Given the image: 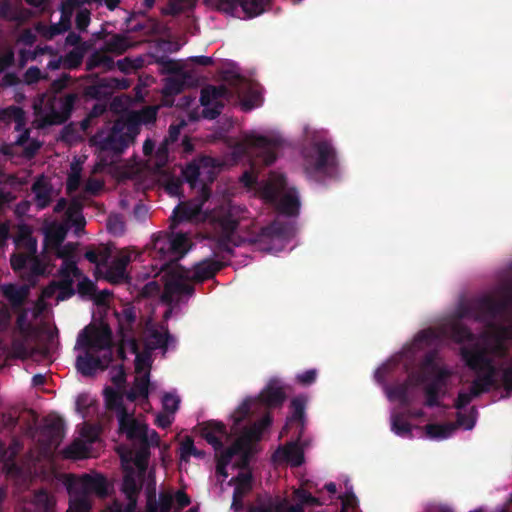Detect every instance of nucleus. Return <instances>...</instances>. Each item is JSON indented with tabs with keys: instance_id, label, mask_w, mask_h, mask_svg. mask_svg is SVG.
Instances as JSON below:
<instances>
[{
	"instance_id": "1",
	"label": "nucleus",
	"mask_w": 512,
	"mask_h": 512,
	"mask_svg": "<svg viewBox=\"0 0 512 512\" xmlns=\"http://www.w3.org/2000/svg\"><path fill=\"white\" fill-rule=\"evenodd\" d=\"M158 111V105H146L138 110H124L107 134L100 130L90 141L100 151L122 154L135 142L142 125L149 126L156 122Z\"/></svg>"
},
{
	"instance_id": "2",
	"label": "nucleus",
	"mask_w": 512,
	"mask_h": 512,
	"mask_svg": "<svg viewBox=\"0 0 512 512\" xmlns=\"http://www.w3.org/2000/svg\"><path fill=\"white\" fill-rule=\"evenodd\" d=\"M460 356L465 365L477 374L469 392L460 391L455 400L456 409L465 408L473 398L488 392L496 384L497 369L485 346L476 343L472 348L461 347Z\"/></svg>"
},
{
	"instance_id": "3",
	"label": "nucleus",
	"mask_w": 512,
	"mask_h": 512,
	"mask_svg": "<svg viewBox=\"0 0 512 512\" xmlns=\"http://www.w3.org/2000/svg\"><path fill=\"white\" fill-rule=\"evenodd\" d=\"M217 84L202 87L200 96H262L264 87L256 80L241 74L233 62L224 63L215 74Z\"/></svg>"
},
{
	"instance_id": "4",
	"label": "nucleus",
	"mask_w": 512,
	"mask_h": 512,
	"mask_svg": "<svg viewBox=\"0 0 512 512\" xmlns=\"http://www.w3.org/2000/svg\"><path fill=\"white\" fill-rule=\"evenodd\" d=\"M115 250L112 243L92 244L86 247L84 257L97 267H105L104 279L110 284H121L129 280L126 268L131 261L127 254L118 255L108 265Z\"/></svg>"
},
{
	"instance_id": "5",
	"label": "nucleus",
	"mask_w": 512,
	"mask_h": 512,
	"mask_svg": "<svg viewBox=\"0 0 512 512\" xmlns=\"http://www.w3.org/2000/svg\"><path fill=\"white\" fill-rule=\"evenodd\" d=\"M119 433L135 446V459L148 460L150 448L159 445V435L155 430H149L147 424L140 422L133 415L127 413L119 417Z\"/></svg>"
},
{
	"instance_id": "6",
	"label": "nucleus",
	"mask_w": 512,
	"mask_h": 512,
	"mask_svg": "<svg viewBox=\"0 0 512 512\" xmlns=\"http://www.w3.org/2000/svg\"><path fill=\"white\" fill-rule=\"evenodd\" d=\"M205 220L220 237L217 244L218 250L232 255L230 239L239 225V209L230 204L221 205L207 212Z\"/></svg>"
},
{
	"instance_id": "7",
	"label": "nucleus",
	"mask_w": 512,
	"mask_h": 512,
	"mask_svg": "<svg viewBox=\"0 0 512 512\" xmlns=\"http://www.w3.org/2000/svg\"><path fill=\"white\" fill-rule=\"evenodd\" d=\"M507 309V303L497 300L493 296L485 295L474 301L472 304L464 305L460 309V317L473 318L478 322L486 323L490 329L498 330L503 339L508 329L505 326L495 324V320Z\"/></svg>"
},
{
	"instance_id": "8",
	"label": "nucleus",
	"mask_w": 512,
	"mask_h": 512,
	"mask_svg": "<svg viewBox=\"0 0 512 512\" xmlns=\"http://www.w3.org/2000/svg\"><path fill=\"white\" fill-rule=\"evenodd\" d=\"M287 181L284 175H272L268 182L262 187V197L269 203L277 205L281 214L286 216H297L300 209V201L295 189L284 192Z\"/></svg>"
},
{
	"instance_id": "9",
	"label": "nucleus",
	"mask_w": 512,
	"mask_h": 512,
	"mask_svg": "<svg viewBox=\"0 0 512 512\" xmlns=\"http://www.w3.org/2000/svg\"><path fill=\"white\" fill-rule=\"evenodd\" d=\"M68 491L70 495H75L70 500L67 512H89L91 504L88 494L95 493L99 497H106L108 495V483L102 475L84 474L79 482L69 484Z\"/></svg>"
},
{
	"instance_id": "10",
	"label": "nucleus",
	"mask_w": 512,
	"mask_h": 512,
	"mask_svg": "<svg viewBox=\"0 0 512 512\" xmlns=\"http://www.w3.org/2000/svg\"><path fill=\"white\" fill-rule=\"evenodd\" d=\"M286 400V393L277 381H270L254 399H246L232 414L235 425H239L251 412L258 409L271 410L279 408Z\"/></svg>"
},
{
	"instance_id": "11",
	"label": "nucleus",
	"mask_w": 512,
	"mask_h": 512,
	"mask_svg": "<svg viewBox=\"0 0 512 512\" xmlns=\"http://www.w3.org/2000/svg\"><path fill=\"white\" fill-rule=\"evenodd\" d=\"M422 370V381H429L424 388L425 405L431 408L437 407L440 405L439 396L441 389L446 386L447 380L450 377V371L445 367H441L436 362L433 352L425 355Z\"/></svg>"
},
{
	"instance_id": "12",
	"label": "nucleus",
	"mask_w": 512,
	"mask_h": 512,
	"mask_svg": "<svg viewBox=\"0 0 512 512\" xmlns=\"http://www.w3.org/2000/svg\"><path fill=\"white\" fill-rule=\"evenodd\" d=\"M304 169L307 174H332L338 165L337 155L334 147L328 141L314 142L304 152Z\"/></svg>"
},
{
	"instance_id": "13",
	"label": "nucleus",
	"mask_w": 512,
	"mask_h": 512,
	"mask_svg": "<svg viewBox=\"0 0 512 512\" xmlns=\"http://www.w3.org/2000/svg\"><path fill=\"white\" fill-rule=\"evenodd\" d=\"M137 469L126 468L121 490L124 493L127 503L115 502V509L112 512H135L139 493L142 490L147 476L148 460L134 459Z\"/></svg>"
},
{
	"instance_id": "14",
	"label": "nucleus",
	"mask_w": 512,
	"mask_h": 512,
	"mask_svg": "<svg viewBox=\"0 0 512 512\" xmlns=\"http://www.w3.org/2000/svg\"><path fill=\"white\" fill-rule=\"evenodd\" d=\"M34 108L44 106L40 114V126L60 125L66 122L74 109L77 98H35Z\"/></svg>"
},
{
	"instance_id": "15",
	"label": "nucleus",
	"mask_w": 512,
	"mask_h": 512,
	"mask_svg": "<svg viewBox=\"0 0 512 512\" xmlns=\"http://www.w3.org/2000/svg\"><path fill=\"white\" fill-rule=\"evenodd\" d=\"M211 190L208 185L200 187L199 195L192 199L180 203L173 211L171 216V228L174 229L179 223L184 221H193L202 213L204 203L210 198Z\"/></svg>"
},
{
	"instance_id": "16",
	"label": "nucleus",
	"mask_w": 512,
	"mask_h": 512,
	"mask_svg": "<svg viewBox=\"0 0 512 512\" xmlns=\"http://www.w3.org/2000/svg\"><path fill=\"white\" fill-rule=\"evenodd\" d=\"M64 421L59 417L46 418L44 424L38 430V444L41 453H52L60 445L64 438Z\"/></svg>"
},
{
	"instance_id": "17",
	"label": "nucleus",
	"mask_w": 512,
	"mask_h": 512,
	"mask_svg": "<svg viewBox=\"0 0 512 512\" xmlns=\"http://www.w3.org/2000/svg\"><path fill=\"white\" fill-rule=\"evenodd\" d=\"M284 140L279 136L268 137L264 135L250 134L245 138V143L255 149L257 157L266 166L273 164L277 159V151L282 147Z\"/></svg>"
},
{
	"instance_id": "18",
	"label": "nucleus",
	"mask_w": 512,
	"mask_h": 512,
	"mask_svg": "<svg viewBox=\"0 0 512 512\" xmlns=\"http://www.w3.org/2000/svg\"><path fill=\"white\" fill-rule=\"evenodd\" d=\"M187 281H191L188 271L171 274L164 284L163 301L169 305L177 304L183 297L192 296L195 288L192 284L187 283Z\"/></svg>"
},
{
	"instance_id": "19",
	"label": "nucleus",
	"mask_w": 512,
	"mask_h": 512,
	"mask_svg": "<svg viewBox=\"0 0 512 512\" xmlns=\"http://www.w3.org/2000/svg\"><path fill=\"white\" fill-rule=\"evenodd\" d=\"M190 245V239L183 233L158 235L154 239V248L161 257L170 255L169 261L183 257Z\"/></svg>"
},
{
	"instance_id": "20",
	"label": "nucleus",
	"mask_w": 512,
	"mask_h": 512,
	"mask_svg": "<svg viewBox=\"0 0 512 512\" xmlns=\"http://www.w3.org/2000/svg\"><path fill=\"white\" fill-rule=\"evenodd\" d=\"M111 330L108 327L86 326L78 335L77 345L85 350L101 351L111 347Z\"/></svg>"
},
{
	"instance_id": "21",
	"label": "nucleus",
	"mask_w": 512,
	"mask_h": 512,
	"mask_svg": "<svg viewBox=\"0 0 512 512\" xmlns=\"http://www.w3.org/2000/svg\"><path fill=\"white\" fill-rule=\"evenodd\" d=\"M199 78L193 71L183 70L175 75L164 79V86L161 96H174L186 89L197 87Z\"/></svg>"
},
{
	"instance_id": "22",
	"label": "nucleus",
	"mask_w": 512,
	"mask_h": 512,
	"mask_svg": "<svg viewBox=\"0 0 512 512\" xmlns=\"http://www.w3.org/2000/svg\"><path fill=\"white\" fill-rule=\"evenodd\" d=\"M150 482L146 487V512H170L174 496L172 491L162 490L159 493V498H156V483L149 473Z\"/></svg>"
},
{
	"instance_id": "23",
	"label": "nucleus",
	"mask_w": 512,
	"mask_h": 512,
	"mask_svg": "<svg viewBox=\"0 0 512 512\" xmlns=\"http://www.w3.org/2000/svg\"><path fill=\"white\" fill-rule=\"evenodd\" d=\"M234 456H239L235 464L238 468L245 469L249 466L251 455L247 452V443L244 439H236L229 447L216 451L217 461L229 465Z\"/></svg>"
},
{
	"instance_id": "24",
	"label": "nucleus",
	"mask_w": 512,
	"mask_h": 512,
	"mask_svg": "<svg viewBox=\"0 0 512 512\" xmlns=\"http://www.w3.org/2000/svg\"><path fill=\"white\" fill-rule=\"evenodd\" d=\"M460 426H465L466 429H472L474 420L468 418L465 414L457 413L456 423H432L425 426L426 436L430 439H445L452 435V433Z\"/></svg>"
},
{
	"instance_id": "25",
	"label": "nucleus",
	"mask_w": 512,
	"mask_h": 512,
	"mask_svg": "<svg viewBox=\"0 0 512 512\" xmlns=\"http://www.w3.org/2000/svg\"><path fill=\"white\" fill-rule=\"evenodd\" d=\"M224 263L206 258L194 264L192 275H189L190 280L195 283H202L206 280L213 278L217 272L224 268Z\"/></svg>"
},
{
	"instance_id": "26",
	"label": "nucleus",
	"mask_w": 512,
	"mask_h": 512,
	"mask_svg": "<svg viewBox=\"0 0 512 512\" xmlns=\"http://www.w3.org/2000/svg\"><path fill=\"white\" fill-rule=\"evenodd\" d=\"M200 435L214 448L220 451L223 448V442L219 436H226V426L222 422L207 421L200 425Z\"/></svg>"
},
{
	"instance_id": "27",
	"label": "nucleus",
	"mask_w": 512,
	"mask_h": 512,
	"mask_svg": "<svg viewBox=\"0 0 512 512\" xmlns=\"http://www.w3.org/2000/svg\"><path fill=\"white\" fill-rule=\"evenodd\" d=\"M274 462H287L293 467H299L304 462V453L297 442H291L279 447L272 455Z\"/></svg>"
},
{
	"instance_id": "28",
	"label": "nucleus",
	"mask_w": 512,
	"mask_h": 512,
	"mask_svg": "<svg viewBox=\"0 0 512 512\" xmlns=\"http://www.w3.org/2000/svg\"><path fill=\"white\" fill-rule=\"evenodd\" d=\"M272 423V416L269 412H266L265 415L256 421L252 426L245 429L243 435L238 439H244L247 443V452L252 456V447L251 444L253 441H257L260 439L264 430L268 428Z\"/></svg>"
},
{
	"instance_id": "29",
	"label": "nucleus",
	"mask_w": 512,
	"mask_h": 512,
	"mask_svg": "<svg viewBox=\"0 0 512 512\" xmlns=\"http://www.w3.org/2000/svg\"><path fill=\"white\" fill-rule=\"evenodd\" d=\"M34 194V202L38 209L42 210L48 207L52 201V185L43 178H38L31 187Z\"/></svg>"
},
{
	"instance_id": "30",
	"label": "nucleus",
	"mask_w": 512,
	"mask_h": 512,
	"mask_svg": "<svg viewBox=\"0 0 512 512\" xmlns=\"http://www.w3.org/2000/svg\"><path fill=\"white\" fill-rule=\"evenodd\" d=\"M115 315L122 335L133 332L137 319L136 308L133 304H124L120 311L115 312Z\"/></svg>"
},
{
	"instance_id": "31",
	"label": "nucleus",
	"mask_w": 512,
	"mask_h": 512,
	"mask_svg": "<svg viewBox=\"0 0 512 512\" xmlns=\"http://www.w3.org/2000/svg\"><path fill=\"white\" fill-rule=\"evenodd\" d=\"M307 404V398L303 395H298L294 398H292L290 402V410L291 414L287 417V423L286 426L289 423L296 422L300 425V432L299 436L302 433V430L305 425V409Z\"/></svg>"
},
{
	"instance_id": "32",
	"label": "nucleus",
	"mask_w": 512,
	"mask_h": 512,
	"mask_svg": "<svg viewBox=\"0 0 512 512\" xmlns=\"http://www.w3.org/2000/svg\"><path fill=\"white\" fill-rule=\"evenodd\" d=\"M293 227L290 223L275 220L260 230V236L266 239L287 238L291 235Z\"/></svg>"
},
{
	"instance_id": "33",
	"label": "nucleus",
	"mask_w": 512,
	"mask_h": 512,
	"mask_svg": "<svg viewBox=\"0 0 512 512\" xmlns=\"http://www.w3.org/2000/svg\"><path fill=\"white\" fill-rule=\"evenodd\" d=\"M115 67L113 58L106 54L105 49L94 51L86 61V70L92 71L101 68L103 71H111Z\"/></svg>"
},
{
	"instance_id": "34",
	"label": "nucleus",
	"mask_w": 512,
	"mask_h": 512,
	"mask_svg": "<svg viewBox=\"0 0 512 512\" xmlns=\"http://www.w3.org/2000/svg\"><path fill=\"white\" fill-rule=\"evenodd\" d=\"M67 235V230L62 225H54L47 229L44 237V250L54 251L59 248Z\"/></svg>"
},
{
	"instance_id": "35",
	"label": "nucleus",
	"mask_w": 512,
	"mask_h": 512,
	"mask_svg": "<svg viewBox=\"0 0 512 512\" xmlns=\"http://www.w3.org/2000/svg\"><path fill=\"white\" fill-rule=\"evenodd\" d=\"M76 367L84 376H90L102 366L100 358L93 355L90 350H86L84 355H79L76 358Z\"/></svg>"
},
{
	"instance_id": "36",
	"label": "nucleus",
	"mask_w": 512,
	"mask_h": 512,
	"mask_svg": "<svg viewBox=\"0 0 512 512\" xmlns=\"http://www.w3.org/2000/svg\"><path fill=\"white\" fill-rule=\"evenodd\" d=\"M449 335L454 342L459 344L464 342H472L473 344L471 346H467L468 348H472L476 343L479 344V342L476 341V336L471 331V329L459 322L453 323L451 325ZM480 345L483 346L481 343Z\"/></svg>"
},
{
	"instance_id": "37",
	"label": "nucleus",
	"mask_w": 512,
	"mask_h": 512,
	"mask_svg": "<svg viewBox=\"0 0 512 512\" xmlns=\"http://www.w3.org/2000/svg\"><path fill=\"white\" fill-rule=\"evenodd\" d=\"M179 176L182 177L183 182L189 184L192 190H197L196 195H199L200 187L206 185L199 179L200 167L195 162L189 163L182 168Z\"/></svg>"
},
{
	"instance_id": "38",
	"label": "nucleus",
	"mask_w": 512,
	"mask_h": 512,
	"mask_svg": "<svg viewBox=\"0 0 512 512\" xmlns=\"http://www.w3.org/2000/svg\"><path fill=\"white\" fill-rule=\"evenodd\" d=\"M103 393L107 409L115 410L117 412V419H119L122 414L126 415L128 413L123 404L122 395L118 391L112 387H106Z\"/></svg>"
},
{
	"instance_id": "39",
	"label": "nucleus",
	"mask_w": 512,
	"mask_h": 512,
	"mask_svg": "<svg viewBox=\"0 0 512 512\" xmlns=\"http://www.w3.org/2000/svg\"><path fill=\"white\" fill-rule=\"evenodd\" d=\"M149 374L136 377L132 388L126 393V398L134 402L138 398H148L149 394Z\"/></svg>"
},
{
	"instance_id": "40",
	"label": "nucleus",
	"mask_w": 512,
	"mask_h": 512,
	"mask_svg": "<svg viewBox=\"0 0 512 512\" xmlns=\"http://www.w3.org/2000/svg\"><path fill=\"white\" fill-rule=\"evenodd\" d=\"M130 40L127 36L119 33L113 34L110 39L105 42L104 48L106 52L122 55L131 47Z\"/></svg>"
},
{
	"instance_id": "41",
	"label": "nucleus",
	"mask_w": 512,
	"mask_h": 512,
	"mask_svg": "<svg viewBox=\"0 0 512 512\" xmlns=\"http://www.w3.org/2000/svg\"><path fill=\"white\" fill-rule=\"evenodd\" d=\"M221 98H199L202 111L201 115L203 118L208 120L216 119L224 107V103L220 101Z\"/></svg>"
},
{
	"instance_id": "42",
	"label": "nucleus",
	"mask_w": 512,
	"mask_h": 512,
	"mask_svg": "<svg viewBox=\"0 0 512 512\" xmlns=\"http://www.w3.org/2000/svg\"><path fill=\"white\" fill-rule=\"evenodd\" d=\"M2 292L12 306L19 307L27 298L29 290L26 286L17 287L13 284H9L3 287Z\"/></svg>"
},
{
	"instance_id": "43",
	"label": "nucleus",
	"mask_w": 512,
	"mask_h": 512,
	"mask_svg": "<svg viewBox=\"0 0 512 512\" xmlns=\"http://www.w3.org/2000/svg\"><path fill=\"white\" fill-rule=\"evenodd\" d=\"M33 504L39 512H55L56 501L53 495L44 489L35 492Z\"/></svg>"
},
{
	"instance_id": "44",
	"label": "nucleus",
	"mask_w": 512,
	"mask_h": 512,
	"mask_svg": "<svg viewBox=\"0 0 512 512\" xmlns=\"http://www.w3.org/2000/svg\"><path fill=\"white\" fill-rule=\"evenodd\" d=\"M0 120L2 121H14L15 131H20L26 125V118L23 109L15 106L5 108L0 113Z\"/></svg>"
},
{
	"instance_id": "45",
	"label": "nucleus",
	"mask_w": 512,
	"mask_h": 512,
	"mask_svg": "<svg viewBox=\"0 0 512 512\" xmlns=\"http://www.w3.org/2000/svg\"><path fill=\"white\" fill-rule=\"evenodd\" d=\"M229 484H235L233 491L235 496L245 497L252 489V474L250 472H240L229 481Z\"/></svg>"
},
{
	"instance_id": "46",
	"label": "nucleus",
	"mask_w": 512,
	"mask_h": 512,
	"mask_svg": "<svg viewBox=\"0 0 512 512\" xmlns=\"http://www.w3.org/2000/svg\"><path fill=\"white\" fill-rule=\"evenodd\" d=\"M108 110L106 102H97L87 116L80 122V129L87 133L88 129L95 124V120L103 116Z\"/></svg>"
},
{
	"instance_id": "47",
	"label": "nucleus",
	"mask_w": 512,
	"mask_h": 512,
	"mask_svg": "<svg viewBox=\"0 0 512 512\" xmlns=\"http://www.w3.org/2000/svg\"><path fill=\"white\" fill-rule=\"evenodd\" d=\"M88 449L86 444L80 440H74L70 445L63 449L62 455L65 459L79 460L87 456Z\"/></svg>"
},
{
	"instance_id": "48",
	"label": "nucleus",
	"mask_w": 512,
	"mask_h": 512,
	"mask_svg": "<svg viewBox=\"0 0 512 512\" xmlns=\"http://www.w3.org/2000/svg\"><path fill=\"white\" fill-rule=\"evenodd\" d=\"M155 63L160 66V71L162 74H168L169 76L175 75L184 69L183 64L178 61L169 58L166 55H162L155 59Z\"/></svg>"
},
{
	"instance_id": "49",
	"label": "nucleus",
	"mask_w": 512,
	"mask_h": 512,
	"mask_svg": "<svg viewBox=\"0 0 512 512\" xmlns=\"http://www.w3.org/2000/svg\"><path fill=\"white\" fill-rule=\"evenodd\" d=\"M88 48L89 47L82 46L76 47L69 51L63 59L64 66L68 69L78 68L82 63L84 55Z\"/></svg>"
},
{
	"instance_id": "50",
	"label": "nucleus",
	"mask_w": 512,
	"mask_h": 512,
	"mask_svg": "<svg viewBox=\"0 0 512 512\" xmlns=\"http://www.w3.org/2000/svg\"><path fill=\"white\" fill-rule=\"evenodd\" d=\"M391 429L398 436L412 438V426L400 414L392 416Z\"/></svg>"
},
{
	"instance_id": "51",
	"label": "nucleus",
	"mask_w": 512,
	"mask_h": 512,
	"mask_svg": "<svg viewBox=\"0 0 512 512\" xmlns=\"http://www.w3.org/2000/svg\"><path fill=\"white\" fill-rule=\"evenodd\" d=\"M62 260L63 262L58 270V274L61 279L80 278L82 276V271L77 267V264L73 259Z\"/></svg>"
},
{
	"instance_id": "52",
	"label": "nucleus",
	"mask_w": 512,
	"mask_h": 512,
	"mask_svg": "<svg viewBox=\"0 0 512 512\" xmlns=\"http://www.w3.org/2000/svg\"><path fill=\"white\" fill-rule=\"evenodd\" d=\"M239 6L249 18L264 12V0H238Z\"/></svg>"
},
{
	"instance_id": "53",
	"label": "nucleus",
	"mask_w": 512,
	"mask_h": 512,
	"mask_svg": "<svg viewBox=\"0 0 512 512\" xmlns=\"http://www.w3.org/2000/svg\"><path fill=\"white\" fill-rule=\"evenodd\" d=\"M183 179L180 176L167 174L164 178L165 190L172 196H180L182 194Z\"/></svg>"
},
{
	"instance_id": "54",
	"label": "nucleus",
	"mask_w": 512,
	"mask_h": 512,
	"mask_svg": "<svg viewBox=\"0 0 512 512\" xmlns=\"http://www.w3.org/2000/svg\"><path fill=\"white\" fill-rule=\"evenodd\" d=\"M388 396L391 399L399 400L402 404L409 402V385L408 383H400L389 389Z\"/></svg>"
},
{
	"instance_id": "55",
	"label": "nucleus",
	"mask_w": 512,
	"mask_h": 512,
	"mask_svg": "<svg viewBox=\"0 0 512 512\" xmlns=\"http://www.w3.org/2000/svg\"><path fill=\"white\" fill-rule=\"evenodd\" d=\"M73 284V279H60L59 281H57V290H59L57 300L64 301L66 299L71 298L75 294Z\"/></svg>"
},
{
	"instance_id": "56",
	"label": "nucleus",
	"mask_w": 512,
	"mask_h": 512,
	"mask_svg": "<svg viewBox=\"0 0 512 512\" xmlns=\"http://www.w3.org/2000/svg\"><path fill=\"white\" fill-rule=\"evenodd\" d=\"M133 31H146L151 35H157L161 31V23L155 18H148L144 23H137L133 28Z\"/></svg>"
},
{
	"instance_id": "57",
	"label": "nucleus",
	"mask_w": 512,
	"mask_h": 512,
	"mask_svg": "<svg viewBox=\"0 0 512 512\" xmlns=\"http://www.w3.org/2000/svg\"><path fill=\"white\" fill-rule=\"evenodd\" d=\"M294 499L297 502H300V504L304 507V505L307 506H320L322 503L320 500L313 496L310 492L304 490V489H297L294 492Z\"/></svg>"
},
{
	"instance_id": "58",
	"label": "nucleus",
	"mask_w": 512,
	"mask_h": 512,
	"mask_svg": "<svg viewBox=\"0 0 512 512\" xmlns=\"http://www.w3.org/2000/svg\"><path fill=\"white\" fill-rule=\"evenodd\" d=\"M169 143L164 141L159 145L155 154V167L157 170L164 168L169 159Z\"/></svg>"
},
{
	"instance_id": "59",
	"label": "nucleus",
	"mask_w": 512,
	"mask_h": 512,
	"mask_svg": "<svg viewBox=\"0 0 512 512\" xmlns=\"http://www.w3.org/2000/svg\"><path fill=\"white\" fill-rule=\"evenodd\" d=\"M151 339L154 348L167 349L170 341H173V336L168 331L161 333L157 330H154L151 333Z\"/></svg>"
},
{
	"instance_id": "60",
	"label": "nucleus",
	"mask_w": 512,
	"mask_h": 512,
	"mask_svg": "<svg viewBox=\"0 0 512 512\" xmlns=\"http://www.w3.org/2000/svg\"><path fill=\"white\" fill-rule=\"evenodd\" d=\"M196 447L192 437L186 436L180 444V459L182 461H188L189 458L195 454Z\"/></svg>"
},
{
	"instance_id": "61",
	"label": "nucleus",
	"mask_w": 512,
	"mask_h": 512,
	"mask_svg": "<svg viewBox=\"0 0 512 512\" xmlns=\"http://www.w3.org/2000/svg\"><path fill=\"white\" fill-rule=\"evenodd\" d=\"M80 139L79 130L74 123L65 125L61 131V140L67 143H72Z\"/></svg>"
},
{
	"instance_id": "62",
	"label": "nucleus",
	"mask_w": 512,
	"mask_h": 512,
	"mask_svg": "<svg viewBox=\"0 0 512 512\" xmlns=\"http://www.w3.org/2000/svg\"><path fill=\"white\" fill-rule=\"evenodd\" d=\"M186 125H187V123L184 119H181L178 123H172L169 126L168 136L164 139V141L168 142L169 144L175 143L179 138L181 130Z\"/></svg>"
},
{
	"instance_id": "63",
	"label": "nucleus",
	"mask_w": 512,
	"mask_h": 512,
	"mask_svg": "<svg viewBox=\"0 0 512 512\" xmlns=\"http://www.w3.org/2000/svg\"><path fill=\"white\" fill-rule=\"evenodd\" d=\"M318 372L316 369H309L296 375V382L302 386H309L317 379Z\"/></svg>"
},
{
	"instance_id": "64",
	"label": "nucleus",
	"mask_w": 512,
	"mask_h": 512,
	"mask_svg": "<svg viewBox=\"0 0 512 512\" xmlns=\"http://www.w3.org/2000/svg\"><path fill=\"white\" fill-rule=\"evenodd\" d=\"M77 291L81 296H91L96 291V285L85 276L79 281Z\"/></svg>"
}]
</instances>
